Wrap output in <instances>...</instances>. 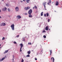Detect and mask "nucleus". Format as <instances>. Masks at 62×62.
Segmentation results:
<instances>
[{"label":"nucleus","instance_id":"37","mask_svg":"<svg viewBox=\"0 0 62 62\" xmlns=\"http://www.w3.org/2000/svg\"><path fill=\"white\" fill-rule=\"evenodd\" d=\"M35 60H37V58H35Z\"/></svg>","mask_w":62,"mask_h":62},{"label":"nucleus","instance_id":"36","mask_svg":"<svg viewBox=\"0 0 62 62\" xmlns=\"http://www.w3.org/2000/svg\"><path fill=\"white\" fill-rule=\"evenodd\" d=\"M19 35H18L16 36L17 38H19Z\"/></svg>","mask_w":62,"mask_h":62},{"label":"nucleus","instance_id":"48","mask_svg":"<svg viewBox=\"0 0 62 62\" xmlns=\"http://www.w3.org/2000/svg\"><path fill=\"white\" fill-rule=\"evenodd\" d=\"M0 61H1V59L0 60Z\"/></svg>","mask_w":62,"mask_h":62},{"label":"nucleus","instance_id":"28","mask_svg":"<svg viewBox=\"0 0 62 62\" xmlns=\"http://www.w3.org/2000/svg\"><path fill=\"white\" fill-rule=\"evenodd\" d=\"M26 57H30V55H29V54L27 56H26Z\"/></svg>","mask_w":62,"mask_h":62},{"label":"nucleus","instance_id":"47","mask_svg":"<svg viewBox=\"0 0 62 62\" xmlns=\"http://www.w3.org/2000/svg\"><path fill=\"white\" fill-rule=\"evenodd\" d=\"M2 1H4V0H2Z\"/></svg>","mask_w":62,"mask_h":62},{"label":"nucleus","instance_id":"2","mask_svg":"<svg viewBox=\"0 0 62 62\" xmlns=\"http://www.w3.org/2000/svg\"><path fill=\"white\" fill-rule=\"evenodd\" d=\"M11 27L12 30H14V24L12 25Z\"/></svg>","mask_w":62,"mask_h":62},{"label":"nucleus","instance_id":"8","mask_svg":"<svg viewBox=\"0 0 62 62\" xmlns=\"http://www.w3.org/2000/svg\"><path fill=\"white\" fill-rule=\"evenodd\" d=\"M45 30L47 31L49 30V27H48V26H47L46 27Z\"/></svg>","mask_w":62,"mask_h":62},{"label":"nucleus","instance_id":"12","mask_svg":"<svg viewBox=\"0 0 62 62\" xmlns=\"http://www.w3.org/2000/svg\"><path fill=\"white\" fill-rule=\"evenodd\" d=\"M51 60L52 61H53V62H54V57H52L51 58Z\"/></svg>","mask_w":62,"mask_h":62},{"label":"nucleus","instance_id":"16","mask_svg":"<svg viewBox=\"0 0 62 62\" xmlns=\"http://www.w3.org/2000/svg\"><path fill=\"white\" fill-rule=\"evenodd\" d=\"M50 55H51V54H52V51L51 50H50Z\"/></svg>","mask_w":62,"mask_h":62},{"label":"nucleus","instance_id":"30","mask_svg":"<svg viewBox=\"0 0 62 62\" xmlns=\"http://www.w3.org/2000/svg\"><path fill=\"white\" fill-rule=\"evenodd\" d=\"M44 17H46V14H44Z\"/></svg>","mask_w":62,"mask_h":62},{"label":"nucleus","instance_id":"19","mask_svg":"<svg viewBox=\"0 0 62 62\" xmlns=\"http://www.w3.org/2000/svg\"><path fill=\"white\" fill-rule=\"evenodd\" d=\"M8 50H6L4 54H6V53H8Z\"/></svg>","mask_w":62,"mask_h":62},{"label":"nucleus","instance_id":"5","mask_svg":"<svg viewBox=\"0 0 62 62\" xmlns=\"http://www.w3.org/2000/svg\"><path fill=\"white\" fill-rule=\"evenodd\" d=\"M6 23H2L0 24L1 26H5Z\"/></svg>","mask_w":62,"mask_h":62},{"label":"nucleus","instance_id":"45","mask_svg":"<svg viewBox=\"0 0 62 62\" xmlns=\"http://www.w3.org/2000/svg\"><path fill=\"white\" fill-rule=\"evenodd\" d=\"M1 18V17L0 16V18Z\"/></svg>","mask_w":62,"mask_h":62},{"label":"nucleus","instance_id":"11","mask_svg":"<svg viewBox=\"0 0 62 62\" xmlns=\"http://www.w3.org/2000/svg\"><path fill=\"white\" fill-rule=\"evenodd\" d=\"M49 0V2H48L47 3L48 5H49L50 4H51V0Z\"/></svg>","mask_w":62,"mask_h":62},{"label":"nucleus","instance_id":"44","mask_svg":"<svg viewBox=\"0 0 62 62\" xmlns=\"http://www.w3.org/2000/svg\"><path fill=\"white\" fill-rule=\"evenodd\" d=\"M1 11V10H0V12Z\"/></svg>","mask_w":62,"mask_h":62},{"label":"nucleus","instance_id":"15","mask_svg":"<svg viewBox=\"0 0 62 62\" xmlns=\"http://www.w3.org/2000/svg\"><path fill=\"white\" fill-rule=\"evenodd\" d=\"M29 17H30V18H31V17H32V16L31 15V14H29Z\"/></svg>","mask_w":62,"mask_h":62},{"label":"nucleus","instance_id":"7","mask_svg":"<svg viewBox=\"0 0 62 62\" xmlns=\"http://www.w3.org/2000/svg\"><path fill=\"white\" fill-rule=\"evenodd\" d=\"M16 11H18L19 10V8L18 7H16L15 8Z\"/></svg>","mask_w":62,"mask_h":62},{"label":"nucleus","instance_id":"22","mask_svg":"<svg viewBox=\"0 0 62 62\" xmlns=\"http://www.w3.org/2000/svg\"><path fill=\"white\" fill-rule=\"evenodd\" d=\"M41 16H43V12H42L41 13Z\"/></svg>","mask_w":62,"mask_h":62},{"label":"nucleus","instance_id":"18","mask_svg":"<svg viewBox=\"0 0 62 62\" xmlns=\"http://www.w3.org/2000/svg\"><path fill=\"white\" fill-rule=\"evenodd\" d=\"M46 14L47 16V17L49 16V13L47 12L46 13Z\"/></svg>","mask_w":62,"mask_h":62},{"label":"nucleus","instance_id":"32","mask_svg":"<svg viewBox=\"0 0 62 62\" xmlns=\"http://www.w3.org/2000/svg\"><path fill=\"white\" fill-rule=\"evenodd\" d=\"M22 48H20V52H21L22 51Z\"/></svg>","mask_w":62,"mask_h":62},{"label":"nucleus","instance_id":"4","mask_svg":"<svg viewBox=\"0 0 62 62\" xmlns=\"http://www.w3.org/2000/svg\"><path fill=\"white\" fill-rule=\"evenodd\" d=\"M6 10H7V8L6 7H4V8L2 9V10L4 11H5Z\"/></svg>","mask_w":62,"mask_h":62},{"label":"nucleus","instance_id":"23","mask_svg":"<svg viewBox=\"0 0 62 62\" xmlns=\"http://www.w3.org/2000/svg\"><path fill=\"white\" fill-rule=\"evenodd\" d=\"M22 39H23V41H25V39H24V38H23Z\"/></svg>","mask_w":62,"mask_h":62},{"label":"nucleus","instance_id":"1","mask_svg":"<svg viewBox=\"0 0 62 62\" xmlns=\"http://www.w3.org/2000/svg\"><path fill=\"white\" fill-rule=\"evenodd\" d=\"M46 3H47V2H44L43 4V5L44 7L45 10H47V9H46V6H45V5H46Z\"/></svg>","mask_w":62,"mask_h":62},{"label":"nucleus","instance_id":"39","mask_svg":"<svg viewBox=\"0 0 62 62\" xmlns=\"http://www.w3.org/2000/svg\"><path fill=\"white\" fill-rule=\"evenodd\" d=\"M49 21H50V19H49L48 20V22H49Z\"/></svg>","mask_w":62,"mask_h":62},{"label":"nucleus","instance_id":"24","mask_svg":"<svg viewBox=\"0 0 62 62\" xmlns=\"http://www.w3.org/2000/svg\"><path fill=\"white\" fill-rule=\"evenodd\" d=\"M8 10L9 12H10V10L9 8L8 9Z\"/></svg>","mask_w":62,"mask_h":62},{"label":"nucleus","instance_id":"46","mask_svg":"<svg viewBox=\"0 0 62 62\" xmlns=\"http://www.w3.org/2000/svg\"><path fill=\"white\" fill-rule=\"evenodd\" d=\"M0 46H1V44H0Z\"/></svg>","mask_w":62,"mask_h":62},{"label":"nucleus","instance_id":"41","mask_svg":"<svg viewBox=\"0 0 62 62\" xmlns=\"http://www.w3.org/2000/svg\"><path fill=\"white\" fill-rule=\"evenodd\" d=\"M13 58H14V55H13Z\"/></svg>","mask_w":62,"mask_h":62},{"label":"nucleus","instance_id":"40","mask_svg":"<svg viewBox=\"0 0 62 62\" xmlns=\"http://www.w3.org/2000/svg\"><path fill=\"white\" fill-rule=\"evenodd\" d=\"M6 56H5V57L4 58H6V57H7Z\"/></svg>","mask_w":62,"mask_h":62},{"label":"nucleus","instance_id":"13","mask_svg":"<svg viewBox=\"0 0 62 62\" xmlns=\"http://www.w3.org/2000/svg\"><path fill=\"white\" fill-rule=\"evenodd\" d=\"M35 8L36 9H37V6L35 5L34 6V7H33V9H34Z\"/></svg>","mask_w":62,"mask_h":62},{"label":"nucleus","instance_id":"9","mask_svg":"<svg viewBox=\"0 0 62 62\" xmlns=\"http://www.w3.org/2000/svg\"><path fill=\"white\" fill-rule=\"evenodd\" d=\"M59 4L58 1H56V2L55 5L56 6H58Z\"/></svg>","mask_w":62,"mask_h":62},{"label":"nucleus","instance_id":"33","mask_svg":"<svg viewBox=\"0 0 62 62\" xmlns=\"http://www.w3.org/2000/svg\"><path fill=\"white\" fill-rule=\"evenodd\" d=\"M14 44H17V43L16 42H14Z\"/></svg>","mask_w":62,"mask_h":62},{"label":"nucleus","instance_id":"21","mask_svg":"<svg viewBox=\"0 0 62 62\" xmlns=\"http://www.w3.org/2000/svg\"><path fill=\"white\" fill-rule=\"evenodd\" d=\"M5 59V58H2V59H1V61H3V60Z\"/></svg>","mask_w":62,"mask_h":62},{"label":"nucleus","instance_id":"38","mask_svg":"<svg viewBox=\"0 0 62 62\" xmlns=\"http://www.w3.org/2000/svg\"><path fill=\"white\" fill-rule=\"evenodd\" d=\"M25 15H27V13H25Z\"/></svg>","mask_w":62,"mask_h":62},{"label":"nucleus","instance_id":"49","mask_svg":"<svg viewBox=\"0 0 62 62\" xmlns=\"http://www.w3.org/2000/svg\"><path fill=\"white\" fill-rule=\"evenodd\" d=\"M49 30H50V29H49Z\"/></svg>","mask_w":62,"mask_h":62},{"label":"nucleus","instance_id":"17","mask_svg":"<svg viewBox=\"0 0 62 62\" xmlns=\"http://www.w3.org/2000/svg\"><path fill=\"white\" fill-rule=\"evenodd\" d=\"M31 52L30 51H29L28 52V53L29 54H30V53H31Z\"/></svg>","mask_w":62,"mask_h":62},{"label":"nucleus","instance_id":"14","mask_svg":"<svg viewBox=\"0 0 62 62\" xmlns=\"http://www.w3.org/2000/svg\"><path fill=\"white\" fill-rule=\"evenodd\" d=\"M17 18H18L19 19H20V18H21L22 17L20 16H17Z\"/></svg>","mask_w":62,"mask_h":62},{"label":"nucleus","instance_id":"42","mask_svg":"<svg viewBox=\"0 0 62 62\" xmlns=\"http://www.w3.org/2000/svg\"><path fill=\"white\" fill-rule=\"evenodd\" d=\"M23 1H24V2H25V0H23Z\"/></svg>","mask_w":62,"mask_h":62},{"label":"nucleus","instance_id":"27","mask_svg":"<svg viewBox=\"0 0 62 62\" xmlns=\"http://www.w3.org/2000/svg\"><path fill=\"white\" fill-rule=\"evenodd\" d=\"M28 45H31V43H28Z\"/></svg>","mask_w":62,"mask_h":62},{"label":"nucleus","instance_id":"35","mask_svg":"<svg viewBox=\"0 0 62 62\" xmlns=\"http://www.w3.org/2000/svg\"><path fill=\"white\" fill-rule=\"evenodd\" d=\"M4 39H5V38L3 37L2 39V40H4Z\"/></svg>","mask_w":62,"mask_h":62},{"label":"nucleus","instance_id":"26","mask_svg":"<svg viewBox=\"0 0 62 62\" xmlns=\"http://www.w3.org/2000/svg\"><path fill=\"white\" fill-rule=\"evenodd\" d=\"M46 32V31H45V30H43V33H44Z\"/></svg>","mask_w":62,"mask_h":62},{"label":"nucleus","instance_id":"34","mask_svg":"<svg viewBox=\"0 0 62 62\" xmlns=\"http://www.w3.org/2000/svg\"><path fill=\"white\" fill-rule=\"evenodd\" d=\"M41 54H42V50H41L40 52Z\"/></svg>","mask_w":62,"mask_h":62},{"label":"nucleus","instance_id":"29","mask_svg":"<svg viewBox=\"0 0 62 62\" xmlns=\"http://www.w3.org/2000/svg\"><path fill=\"white\" fill-rule=\"evenodd\" d=\"M23 61H24V60H23V59L22 60L21 62H23Z\"/></svg>","mask_w":62,"mask_h":62},{"label":"nucleus","instance_id":"50","mask_svg":"<svg viewBox=\"0 0 62 62\" xmlns=\"http://www.w3.org/2000/svg\"><path fill=\"white\" fill-rule=\"evenodd\" d=\"M1 48V47H0V48Z\"/></svg>","mask_w":62,"mask_h":62},{"label":"nucleus","instance_id":"6","mask_svg":"<svg viewBox=\"0 0 62 62\" xmlns=\"http://www.w3.org/2000/svg\"><path fill=\"white\" fill-rule=\"evenodd\" d=\"M30 7H27L25 8L24 9H25V10H27L28 9H30Z\"/></svg>","mask_w":62,"mask_h":62},{"label":"nucleus","instance_id":"20","mask_svg":"<svg viewBox=\"0 0 62 62\" xmlns=\"http://www.w3.org/2000/svg\"><path fill=\"white\" fill-rule=\"evenodd\" d=\"M26 1L27 2V3H29V2L30 1V0H26Z\"/></svg>","mask_w":62,"mask_h":62},{"label":"nucleus","instance_id":"3","mask_svg":"<svg viewBox=\"0 0 62 62\" xmlns=\"http://www.w3.org/2000/svg\"><path fill=\"white\" fill-rule=\"evenodd\" d=\"M28 13L29 14H31L32 13V9H30V10L29 11Z\"/></svg>","mask_w":62,"mask_h":62},{"label":"nucleus","instance_id":"10","mask_svg":"<svg viewBox=\"0 0 62 62\" xmlns=\"http://www.w3.org/2000/svg\"><path fill=\"white\" fill-rule=\"evenodd\" d=\"M19 45L20 46L21 48H22V47H23V45L22 44H21Z\"/></svg>","mask_w":62,"mask_h":62},{"label":"nucleus","instance_id":"43","mask_svg":"<svg viewBox=\"0 0 62 62\" xmlns=\"http://www.w3.org/2000/svg\"><path fill=\"white\" fill-rule=\"evenodd\" d=\"M13 60H14V58H13Z\"/></svg>","mask_w":62,"mask_h":62},{"label":"nucleus","instance_id":"31","mask_svg":"<svg viewBox=\"0 0 62 62\" xmlns=\"http://www.w3.org/2000/svg\"><path fill=\"white\" fill-rule=\"evenodd\" d=\"M43 37L44 38H46V36L45 35H44L43 36Z\"/></svg>","mask_w":62,"mask_h":62},{"label":"nucleus","instance_id":"25","mask_svg":"<svg viewBox=\"0 0 62 62\" xmlns=\"http://www.w3.org/2000/svg\"><path fill=\"white\" fill-rule=\"evenodd\" d=\"M9 4H6V6H9Z\"/></svg>","mask_w":62,"mask_h":62}]
</instances>
